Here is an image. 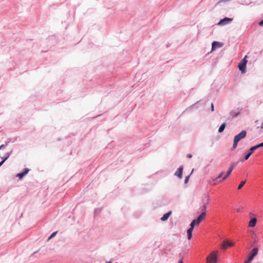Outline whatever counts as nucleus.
<instances>
[{"instance_id": "1", "label": "nucleus", "mask_w": 263, "mask_h": 263, "mask_svg": "<svg viewBox=\"0 0 263 263\" xmlns=\"http://www.w3.org/2000/svg\"><path fill=\"white\" fill-rule=\"evenodd\" d=\"M218 251L212 252L206 258V263H217Z\"/></svg>"}, {"instance_id": "2", "label": "nucleus", "mask_w": 263, "mask_h": 263, "mask_svg": "<svg viewBox=\"0 0 263 263\" xmlns=\"http://www.w3.org/2000/svg\"><path fill=\"white\" fill-rule=\"evenodd\" d=\"M247 135V132L245 130H242L239 134L236 135L234 139V143L233 145V148L235 149L237 146L238 142L244 138Z\"/></svg>"}, {"instance_id": "3", "label": "nucleus", "mask_w": 263, "mask_h": 263, "mask_svg": "<svg viewBox=\"0 0 263 263\" xmlns=\"http://www.w3.org/2000/svg\"><path fill=\"white\" fill-rule=\"evenodd\" d=\"M206 217V214L203 213H201L196 219H194L191 223L190 226L193 227L196 225H199L200 223L202 221L203 219H204Z\"/></svg>"}, {"instance_id": "4", "label": "nucleus", "mask_w": 263, "mask_h": 263, "mask_svg": "<svg viewBox=\"0 0 263 263\" xmlns=\"http://www.w3.org/2000/svg\"><path fill=\"white\" fill-rule=\"evenodd\" d=\"M247 55H246L238 65V68L242 73H244L246 71V65L247 63Z\"/></svg>"}, {"instance_id": "5", "label": "nucleus", "mask_w": 263, "mask_h": 263, "mask_svg": "<svg viewBox=\"0 0 263 263\" xmlns=\"http://www.w3.org/2000/svg\"><path fill=\"white\" fill-rule=\"evenodd\" d=\"M257 253H258L257 248L253 249L251 250V251L248 257V259L249 260V261H251L253 260V258L257 255Z\"/></svg>"}, {"instance_id": "6", "label": "nucleus", "mask_w": 263, "mask_h": 263, "mask_svg": "<svg viewBox=\"0 0 263 263\" xmlns=\"http://www.w3.org/2000/svg\"><path fill=\"white\" fill-rule=\"evenodd\" d=\"M234 246V243L233 242H230L228 241H225L221 245V248L222 249L226 250L228 248L230 247H233Z\"/></svg>"}, {"instance_id": "7", "label": "nucleus", "mask_w": 263, "mask_h": 263, "mask_svg": "<svg viewBox=\"0 0 263 263\" xmlns=\"http://www.w3.org/2000/svg\"><path fill=\"white\" fill-rule=\"evenodd\" d=\"M235 166V164L234 163H233L231 165L227 174L222 178L221 181L225 180L229 176V175L231 174V173L232 172Z\"/></svg>"}, {"instance_id": "8", "label": "nucleus", "mask_w": 263, "mask_h": 263, "mask_svg": "<svg viewBox=\"0 0 263 263\" xmlns=\"http://www.w3.org/2000/svg\"><path fill=\"white\" fill-rule=\"evenodd\" d=\"M29 170L27 168L24 169V171L22 173H18L17 174L16 176L18 177L20 179H22L25 175H26L29 172Z\"/></svg>"}, {"instance_id": "9", "label": "nucleus", "mask_w": 263, "mask_h": 263, "mask_svg": "<svg viewBox=\"0 0 263 263\" xmlns=\"http://www.w3.org/2000/svg\"><path fill=\"white\" fill-rule=\"evenodd\" d=\"M194 228V226H193V227L191 226L190 228H189L187 230V239L188 240L191 239L192 237V232L193 230V229Z\"/></svg>"}, {"instance_id": "10", "label": "nucleus", "mask_w": 263, "mask_h": 263, "mask_svg": "<svg viewBox=\"0 0 263 263\" xmlns=\"http://www.w3.org/2000/svg\"><path fill=\"white\" fill-rule=\"evenodd\" d=\"M182 171H183V168L182 167H179L178 168L177 171H176L175 173V175L176 176H178L179 178H182Z\"/></svg>"}, {"instance_id": "11", "label": "nucleus", "mask_w": 263, "mask_h": 263, "mask_svg": "<svg viewBox=\"0 0 263 263\" xmlns=\"http://www.w3.org/2000/svg\"><path fill=\"white\" fill-rule=\"evenodd\" d=\"M257 220L255 218L251 219L249 222V226L250 227H254L255 226Z\"/></svg>"}, {"instance_id": "12", "label": "nucleus", "mask_w": 263, "mask_h": 263, "mask_svg": "<svg viewBox=\"0 0 263 263\" xmlns=\"http://www.w3.org/2000/svg\"><path fill=\"white\" fill-rule=\"evenodd\" d=\"M232 21V18L225 17L223 19L220 20V22L218 23V24H225L226 23V22H231Z\"/></svg>"}, {"instance_id": "13", "label": "nucleus", "mask_w": 263, "mask_h": 263, "mask_svg": "<svg viewBox=\"0 0 263 263\" xmlns=\"http://www.w3.org/2000/svg\"><path fill=\"white\" fill-rule=\"evenodd\" d=\"M171 214H172V212L170 211V212H168L167 213L164 214L163 215V216L161 218V220L162 221L166 220L168 218V217L170 216Z\"/></svg>"}, {"instance_id": "14", "label": "nucleus", "mask_w": 263, "mask_h": 263, "mask_svg": "<svg viewBox=\"0 0 263 263\" xmlns=\"http://www.w3.org/2000/svg\"><path fill=\"white\" fill-rule=\"evenodd\" d=\"M226 123L222 124L218 129V132L222 133L224 130V129L226 127Z\"/></svg>"}, {"instance_id": "15", "label": "nucleus", "mask_w": 263, "mask_h": 263, "mask_svg": "<svg viewBox=\"0 0 263 263\" xmlns=\"http://www.w3.org/2000/svg\"><path fill=\"white\" fill-rule=\"evenodd\" d=\"M206 205L207 203H204L201 208V212L202 213H204L205 214H206Z\"/></svg>"}, {"instance_id": "16", "label": "nucleus", "mask_w": 263, "mask_h": 263, "mask_svg": "<svg viewBox=\"0 0 263 263\" xmlns=\"http://www.w3.org/2000/svg\"><path fill=\"white\" fill-rule=\"evenodd\" d=\"M245 183H246L245 180L241 181L238 186V190L241 189L242 188V187L245 185Z\"/></svg>"}, {"instance_id": "17", "label": "nucleus", "mask_w": 263, "mask_h": 263, "mask_svg": "<svg viewBox=\"0 0 263 263\" xmlns=\"http://www.w3.org/2000/svg\"><path fill=\"white\" fill-rule=\"evenodd\" d=\"M254 151H250V152L246 155V156L245 157V159L246 160H248L249 158V157L252 154Z\"/></svg>"}, {"instance_id": "18", "label": "nucleus", "mask_w": 263, "mask_h": 263, "mask_svg": "<svg viewBox=\"0 0 263 263\" xmlns=\"http://www.w3.org/2000/svg\"><path fill=\"white\" fill-rule=\"evenodd\" d=\"M259 148V145H256L254 146H253L252 147L250 148V151H254L255 150H256V149Z\"/></svg>"}, {"instance_id": "19", "label": "nucleus", "mask_w": 263, "mask_h": 263, "mask_svg": "<svg viewBox=\"0 0 263 263\" xmlns=\"http://www.w3.org/2000/svg\"><path fill=\"white\" fill-rule=\"evenodd\" d=\"M219 44V43L217 42H214L212 43V49H213L214 48H215V46L218 45Z\"/></svg>"}, {"instance_id": "20", "label": "nucleus", "mask_w": 263, "mask_h": 263, "mask_svg": "<svg viewBox=\"0 0 263 263\" xmlns=\"http://www.w3.org/2000/svg\"><path fill=\"white\" fill-rule=\"evenodd\" d=\"M57 232H54L52 233V234L50 236V237L48 238V239L50 240L52 237H54L55 236V235L57 234Z\"/></svg>"}, {"instance_id": "21", "label": "nucleus", "mask_w": 263, "mask_h": 263, "mask_svg": "<svg viewBox=\"0 0 263 263\" xmlns=\"http://www.w3.org/2000/svg\"><path fill=\"white\" fill-rule=\"evenodd\" d=\"M223 174V172H221V173H220L219 174V175L217 176V178H216L215 179H214V180H216V179H218V178H221V177L222 176Z\"/></svg>"}, {"instance_id": "22", "label": "nucleus", "mask_w": 263, "mask_h": 263, "mask_svg": "<svg viewBox=\"0 0 263 263\" xmlns=\"http://www.w3.org/2000/svg\"><path fill=\"white\" fill-rule=\"evenodd\" d=\"M9 155L6 157L3 161H2L1 162H0V166L4 163V162L8 159V158L9 157Z\"/></svg>"}, {"instance_id": "23", "label": "nucleus", "mask_w": 263, "mask_h": 263, "mask_svg": "<svg viewBox=\"0 0 263 263\" xmlns=\"http://www.w3.org/2000/svg\"><path fill=\"white\" fill-rule=\"evenodd\" d=\"M189 177H190V176H188L185 178V179L184 181L185 183H186L187 182Z\"/></svg>"}, {"instance_id": "24", "label": "nucleus", "mask_w": 263, "mask_h": 263, "mask_svg": "<svg viewBox=\"0 0 263 263\" xmlns=\"http://www.w3.org/2000/svg\"><path fill=\"white\" fill-rule=\"evenodd\" d=\"M211 110L212 111H214V104H213V103L211 104Z\"/></svg>"}, {"instance_id": "25", "label": "nucleus", "mask_w": 263, "mask_h": 263, "mask_svg": "<svg viewBox=\"0 0 263 263\" xmlns=\"http://www.w3.org/2000/svg\"><path fill=\"white\" fill-rule=\"evenodd\" d=\"M186 157H187V158H192V155L191 154H187V155Z\"/></svg>"}, {"instance_id": "26", "label": "nucleus", "mask_w": 263, "mask_h": 263, "mask_svg": "<svg viewBox=\"0 0 263 263\" xmlns=\"http://www.w3.org/2000/svg\"><path fill=\"white\" fill-rule=\"evenodd\" d=\"M259 25L260 26H263V20H261L259 23Z\"/></svg>"}, {"instance_id": "27", "label": "nucleus", "mask_w": 263, "mask_h": 263, "mask_svg": "<svg viewBox=\"0 0 263 263\" xmlns=\"http://www.w3.org/2000/svg\"><path fill=\"white\" fill-rule=\"evenodd\" d=\"M258 145H259V147H262L263 146V142L259 144Z\"/></svg>"}, {"instance_id": "28", "label": "nucleus", "mask_w": 263, "mask_h": 263, "mask_svg": "<svg viewBox=\"0 0 263 263\" xmlns=\"http://www.w3.org/2000/svg\"><path fill=\"white\" fill-rule=\"evenodd\" d=\"M251 261H249V260H247V261H246L244 263H251Z\"/></svg>"}, {"instance_id": "29", "label": "nucleus", "mask_w": 263, "mask_h": 263, "mask_svg": "<svg viewBox=\"0 0 263 263\" xmlns=\"http://www.w3.org/2000/svg\"><path fill=\"white\" fill-rule=\"evenodd\" d=\"M178 263H183L182 258H181V259L179 261Z\"/></svg>"}, {"instance_id": "30", "label": "nucleus", "mask_w": 263, "mask_h": 263, "mask_svg": "<svg viewBox=\"0 0 263 263\" xmlns=\"http://www.w3.org/2000/svg\"><path fill=\"white\" fill-rule=\"evenodd\" d=\"M240 211H241V209H240V208H239V209H236V211H237V212H239Z\"/></svg>"}, {"instance_id": "31", "label": "nucleus", "mask_w": 263, "mask_h": 263, "mask_svg": "<svg viewBox=\"0 0 263 263\" xmlns=\"http://www.w3.org/2000/svg\"><path fill=\"white\" fill-rule=\"evenodd\" d=\"M4 146V144H2L0 146V149H1Z\"/></svg>"}, {"instance_id": "32", "label": "nucleus", "mask_w": 263, "mask_h": 263, "mask_svg": "<svg viewBox=\"0 0 263 263\" xmlns=\"http://www.w3.org/2000/svg\"><path fill=\"white\" fill-rule=\"evenodd\" d=\"M237 115H238V114H235V115H234V116H235V117H236V116H237Z\"/></svg>"}]
</instances>
